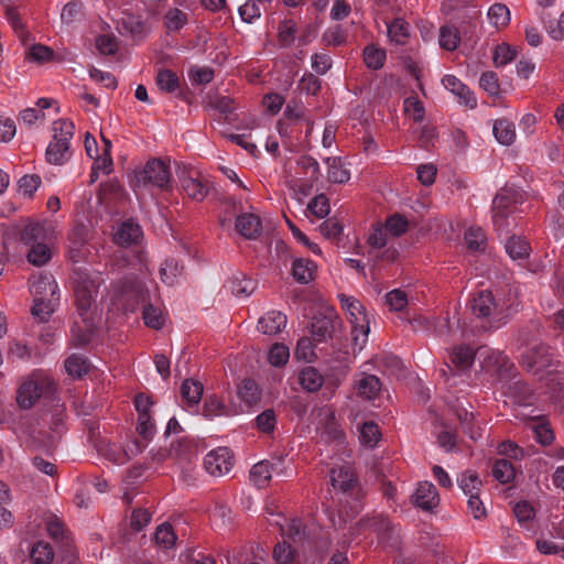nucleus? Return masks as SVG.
<instances>
[{"label": "nucleus", "instance_id": "nucleus-54", "mask_svg": "<svg viewBox=\"0 0 564 564\" xmlns=\"http://www.w3.org/2000/svg\"><path fill=\"white\" fill-rule=\"evenodd\" d=\"M155 541L159 545L170 549L175 544L176 535L169 523H163L155 531Z\"/></svg>", "mask_w": 564, "mask_h": 564}, {"label": "nucleus", "instance_id": "nucleus-11", "mask_svg": "<svg viewBox=\"0 0 564 564\" xmlns=\"http://www.w3.org/2000/svg\"><path fill=\"white\" fill-rule=\"evenodd\" d=\"M411 502L422 510L431 511L438 506L440 496L432 482L421 481L411 496Z\"/></svg>", "mask_w": 564, "mask_h": 564}, {"label": "nucleus", "instance_id": "nucleus-38", "mask_svg": "<svg viewBox=\"0 0 564 564\" xmlns=\"http://www.w3.org/2000/svg\"><path fill=\"white\" fill-rule=\"evenodd\" d=\"M51 257V249L45 242H36L31 245V249L26 254L28 261L36 267H41L47 263Z\"/></svg>", "mask_w": 564, "mask_h": 564}, {"label": "nucleus", "instance_id": "nucleus-3", "mask_svg": "<svg viewBox=\"0 0 564 564\" xmlns=\"http://www.w3.org/2000/svg\"><path fill=\"white\" fill-rule=\"evenodd\" d=\"M339 300L343 307L347 311L349 315V321L352 327V340L355 343V346L358 347L359 350H361L365 344L367 343L370 330L369 319L367 317L365 308L358 300L351 296L340 294Z\"/></svg>", "mask_w": 564, "mask_h": 564}, {"label": "nucleus", "instance_id": "nucleus-43", "mask_svg": "<svg viewBox=\"0 0 564 564\" xmlns=\"http://www.w3.org/2000/svg\"><path fill=\"white\" fill-rule=\"evenodd\" d=\"M238 395L241 401L252 405L260 400L261 393L258 384L253 380H243L238 388Z\"/></svg>", "mask_w": 564, "mask_h": 564}, {"label": "nucleus", "instance_id": "nucleus-40", "mask_svg": "<svg viewBox=\"0 0 564 564\" xmlns=\"http://www.w3.org/2000/svg\"><path fill=\"white\" fill-rule=\"evenodd\" d=\"M492 476L501 484H508L514 479L516 469L508 459H498L492 467Z\"/></svg>", "mask_w": 564, "mask_h": 564}, {"label": "nucleus", "instance_id": "nucleus-7", "mask_svg": "<svg viewBox=\"0 0 564 564\" xmlns=\"http://www.w3.org/2000/svg\"><path fill=\"white\" fill-rule=\"evenodd\" d=\"M234 466V456L228 447L210 451L204 458V467L208 474L220 477L228 474Z\"/></svg>", "mask_w": 564, "mask_h": 564}, {"label": "nucleus", "instance_id": "nucleus-30", "mask_svg": "<svg viewBox=\"0 0 564 564\" xmlns=\"http://www.w3.org/2000/svg\"><path fill=\"white\" fill-rule=\"evenodd\" d=\"M438 43L443 50L449 52L455 51L460 43L459 30L455 25L441 26Z\"/></svg>", "mask_w": 564, "mask_h": 564}, {"label": "nucleus", "instance_id": "nucleus-39", "mask_svg": "<svg viewBox=\"0 0 564 564\" xmlns=\"http://www.w3.org/2000/svg\"><path fill=\"white\" fill-rule=\"evenodd\" d=\"M488 19L496 29L505 28L510 22V11L502 3H495L488 10Z\"/></svg>", "mask_w": 564, "mask_h": 564}, {"label": "nucleus", "instance_id": "nucleus-10", "mask_svg": "<svg viewBox=\"0 0 564 564\" xmlns=\"http://www.w3.org/2000/svg\"><path fill=\"white\" fill-rule=\"evenodd\" d=\"M117 290L122 299H127L124 305L127 311L133 312L139 303H143L148 299L144 285L135 279H126L117 285Z\"/></svg>", "mask_w": 564, "mask_h": 564}, {"label": "nucleus", "instance_id": "nucleus-23", "mask_svg": "<svg viewBox=\"0 0 564 564\" xmlns=\"http://www.w3.org/2000/svg\"><path fill=\"white\" fill-rule=\"evenodd\" d=\"M327 165V178L330 183L341 184L346 183L350 178V173L345 169L341 158L329 156L324 159Z\"/></svg>", "mask_w": 564, "mask_h": 564}, {"label": "nucleus", "instance_id": "nucleus-20", "mask_svg": "<svg viewBox=\"0 0 564 564\" xmlns=\"http://www.w3.org/2000/svg\"><path fill=\"white\" fill-rule=\"evenodd\" d=\"M476 351L468 345L462 344L452 348L449 361L460 370H466L474 364Z\"/></svg>", "mask_w": 564, "mask_h": 564}, {"label": "nucleus", "instance_id": "nucleus-47", "mask_svg": "<svg viewBox=\"0 0 564 564\" xmlns=\"http://www.w3.org/2000/svg\"><path fill=\"white\" fill-rule=\"evenodd\" d=\"M514 209V196L512 192L508 189H501L494 198L492 210L507 212L511 215Z\"/></svg>", "mask_w": 564, "mask_h": 564}, {"label": "nucleus", "instance_id": "nucleus-9", "mask_svg": "<svg viewBox=\"0 0 564 564\" xmlns=\"http://www.w3.org/2000/svg\"><path fill=\"white\" fill-rule=\"evenodd\" d=\"M340 319L334 312L314 316L311 324L313 340L316 343H323L330 339L336 329L340 326Z\"/></svg>", "mask_w": 564, "mask_h": 564}, {"label": "nucleus", "instance_id": "nucleus-15", "mask_svg": "<svg viewBox=\"0 0 564 564\" xmlns=\"http://www.w3.org/2000/svg\"><path fill=\"white\" fill-rule=\"evenodd\" d=\"M79 321H75L72 325L70 333L73 344L75 346L87 345L94 335L95 321L93 316H78Z\"/></svg>", "mask_w": 564, "mask_h": 564}, {"label": "nucleus", "instance_id": "nucleus-5", "mask_svg": "<svg viewBox=\"0 0 564 564\" xmlns=\"http://www.w3.org/2000/svg\"><path fill=\"white\" fill-rule=\"evenodd\" d=\"M177 176L183 192L188 198L195 202L205 199L209 192L206 177L196 169L183 166L178 170Z\"/></svg>", "mask_w": 564, "mask_h": 564}, {"label": "nucleus", "instance_id": "nucleus-6", "mask_svg": "<svg viewBox=\"0 0 564 564\" xmlns=\"http://www.w3.org/2000/svg\"><path fill=\"white\" fill-rule=\"evenodd\" d=\"M74 292L78 316H93L90 308L97 296L98 284L79 273L75 281Z\"/></svg>", "mask_w": 564, "mask_h": 564}, {"label": "nucleus", "instance_id": "nucleus-48", "mask_svg": "<svg viewBox=\"0 0 564 564\" xmlns=\"http://www.w3.org/2000/svg\"><path fill=\"white\" fill-rule=\"evenodd\" d=\"M458 482L464 494L468 497L471 495H479L480 488L482 486L478 475L471 471L464 473Z\"/></svg>", "mask_w": 564, "mask_h": 564}, {"label": "nucleus", "instance_id": "nucleus-4", "mask_svg": "<svg viewBox=\"0 0 564 564\" xmlns=\"http://www.w3.org/2000/svg\"><path fill=\"white\" fill-rule=\"evenodd\" d=\"M135 186L152 185L164 192L172 189L170 164L161 159L147 162L143 170L135 173Z\"/></svg>", "mask_w": 564, "mask_h": 564}, {"label": "nucleus", "instance_id": "nucleus-32", "mask_svg": "<svg viewBox=\"0 0 564 564\" xmlns=\"http://www.w3.org/2000/svg\"><path fill=\"white\" fill-rule=\"evenodd\" d=\"M272 477V466L269 462L262 460L252 466L250 480L258 487L264 488Z\"/></svg>", "mask_w": 564, "mask_h": 564}, {"label": "nucleus", "instance_id": "nucleus-22", "mask_svg": "<svg viewBox=\"0 0 564 564\" xmlns=\"http://www.w3.org/2000/svg\"><path fill=\"white\" fill-rule=\"evenodd\" d=\"M45 530L47 534L56 542L63 543L65 546L70 544L68 532L64 522L55 514H47L44 518Z\"/></svg>", "mask_w": 564, "mask_h": 564}, {"label": "nucleus", "instance_id": "nucleus-42", "mask_svg": "<svg viewBox=\"0 0 564 564\" xmlns=\"http://www.w3.org/2000/svg\"><path fill=\"white\" fill-rule=\"evenodd\" d=\"M381 389V383L378 377L373 375L364 376L358 381V391L359 394L365 397L368 400H371L377 397L378 392Z\"/></svg>", "mask_w": 564, "mask_h": 564}, {"label": "nucleus", "instance_id": "nucleus-62", "mask_svg": "<svg viewBox=\"0 0 564 564\" xmlns=\"http://www.w3.org/2000/svg\"><path fill=\"white\" fill-rule=\"evenodd\" d=\"M532 420V430L534 432V436L539 443L542 445H549L554 440L553 431L550 429V426L545 422H535Z\"/></svg>", "mask_w": 564, "mask_h": 564}, {"label": "nucleus", "instance_id": "nucleus-60", "mask_svg": "<svg viewBox=\"0 0 564 564\" xmlns=\"http://www.w3.org/2000/svg\"><path fill=\"white\" fill-rule=\"evenodd\" d=\"M307 207L317 218L326 217L330 210L328 198L324 194L315 196Z\"/></svg>", "mask_w": 564, "mask_h": 564}, {"label": "nucleus", "instance_id": "nucleus-8", "mask_svg": "<svg viewBox=\"0 0 564 564\" xmlns=\"http://www.w3.org/2000/svg\"><path fill=\"white\" fill-rule=\"evenodd\" d=\"M521 365L528 371L539 373L553 365L552 349L544 345L532 347L522 355Z\"/></svg>", "mask_w": 564, "mask_h": 564}, {"label": "nucleus", "instance_id": "nucleus-63", "mask_svg": "<svg viewBox=\"0 0 564 564\" xmlns=\"http://www.w3.org/2000/svg\"><path fill=\"white\" fill-rule=\"evenodd\" d=\"M404 111L413 118L414 121H422L424 118V107L416 97H408L404 100Z\"/></svg>", "mask_w": 564, "mask_h": 564}, {"label": "nucleus", "instance_id": "nucleus-24", "mask_svg": "<svg viewBox=\"0 0 564 564\" xmlns=\"http://www.w3.org/2000/svg\"><path fill=\"white\" fill-rule=\"evenodd\" d=\"M236 413L237 412L235 410L227 406L216 395L207 397L203 405V415L207 419H213L215 416H230Z\"/></svg>", "mask_w": 564, "mask_h": 564}, {"label": "nucleus", "instance_id": "nucleus-31", "mask_svg": "<svg viewBox=\"0 0 564 564\" xmlns=\"http://www.w3.org/2000/svg\"><path fill=\"white\" fill-rule=\"evenodd\" d=\"M203 384L198 381L187 379L181 386V394L188 406L197 405L203 395Z\"/></svg>", "mask_w": 564, "mask_h": 564}, {"label": "nucleus", "instance_id": "nucleus-35", "mask_svg": "<svg viewBox=\"0 0 564 564\" xmlns=\"http://www.w3.org/2000/svg\"><path fill=\"white\" fill-rule=\"evenodd\" d=\"M386 57V51L373 44L367 45L364 50V61L370 69L377 70L382 68Z\"/></svg>", "mask_w": 564, "mask_h": 564}, {"label": "nucleus", "instance_id": "nucleus-55", "mask_svg": "<svg viewBox=\"0 0 564 564\" xmlns=\"http://www.w3.org/2000/svg\"><path fill=\"white\" fill-rule=\"evenodd\" d=\"M294 555V549L285 541L278 543L273 549V560L276 564H291Z\"/></svg>", "mask_w": 564, "mask_h": 564}, {"label": "nucleus", "instance_id": "nucleus-19", "mask_svg": "<svg viewBox=\"0 0 564 564\" xmlns=\"http://www.w3.org/2000/svg\"><path fill=\"white\" fill-rule=\"evenodd\" d=\"M286 316L280 311H270L258 322V329L265 335L279 334L286 326Z\"/></svg>", "mask_w": 564, "mask_h": 564}, {"label": "nucleus", "instance_id": "nucleus-33", "mask_svg": "<svg viewBox=\"0 0 564 564\" xmlns=\"http://www.w3.org/2000/svg\"><path fill=\"white\" fill-rule=\"evenodd\" d=\"M33 301L32 315L40 322H46L55 311L58 299L37 297Z\"/></svg>", "mask_w": 564, "mask_h": 564}, {"label": "nucleus", "instance_id": "nucleus-29", "mask_svg": "<svg viewBox=\"0 0 564 564\" xmlns=\"http://www.w3.org/2000/svg\"><path fill=\"white\" fill-rule=\"evenodd\" d=\"M494 134L497 141L503 145H510L516 139L514 124L507 119H498L494 123Z\"/></svg>", "mask_w": 564, "mask_h": 564}, {"label": "nucleus", "instance_id": "nucleus-57", "mask_svg": "<svg viewBox=\"0 0 564 564\" xmlns=\"http://www.w3.org/2000/svg\"><path fill=\"white\" fill-rule=\"evenodd\" d=\"M297 167L302 169L304 172L310 173V182L314 183L318 181L321 176V169L318 162L308 155L301 156L296 162Z\"/></svg>", "mask_w": 564, "mask_h": 564}, {"label": "nucleus", "instance_id": "nucleus-36", "mask_svg": "<svg viewBox=\"0 0 564 564\" xmlns=\"http://www.w3.org/2000/svg\"><path fill=\"white\" fill-rule=\"evenodd\" d=\"M506 251L512 259H525L530 254V245L525 239L512 236L506 242Z\"/></svg>", "mask_w": 564, "mask_h": 564}, {"label": "nucleus", "instance_id": "nucleus-53", "mask_svg": "<svg viewBox=\"0 0 564 564\" xmlns=\"http://www.w3.org/2000/svg\"><path fill=\"white\" fill-rule=\"evenodd\" d=\"M379 426L373 422H365L360 431V440L368 447H373L380 440Z\"/></svg>", "mask_w": 564, "mask_h": 564}, {"label": "nucleus", "instance_id": "nucleus-28", "mask_svg": "<svg viewBox=\"0 0 564 564\" xmlns=\"http://www.w3.org/2000/svg\"><path fill=\"white\" fill-rule=\"evenodd\" d=\"M315 270V263L307 259H296L292 265L294 279L303 284H306L314 279Z\"/></svg>", "mask_w": 564, "mask_h": 564}, {"label": "nucleus", "instance_id": "nucleus-16", "mask_svg": "<svg viewBox=\"0 0 564 564\" xmlns=\"http://www.w3.org/2000/svg\"><path fill=\"white\" fill-rule=\"evenodd\" d=\"M330 481L334 488L347 492L355 486L357 478L351 466L345 464L330 469Z\"/></svg>", "mask_w": 564, "mask_h": 564}, {"label": "nucleus", "instance_id": "nucleus-26", "mask_svg": "<svg viewBox=\"0 0 564 564\" xmlns=\"http://www.w3.org/2000/svg\"><path fill=\"white\" fill-rule=\"evenodd\" d=\"M300 384L308 392L318 391L323 383L324 378L314 367L307 366L303 368L299 375Z\"/></svg>", "mask_w": 564, "mask_h": 564}, {"label": "nucleus", "instance_id": "nucleus-44", "mask_svg": "<svg viewBox=\"0 0 564 564\" xmlns=\"http://www.w3.org/2000/svg\"><path fill=\"white\" fill-rule=\"evenodd\" d=\"M143 321L147 326L160 329L164 326L165 315L160 307L148 304L143 308Z\"/></svg>", "mask_w": 564, "mask_h": 564}, {"label": "nucleus", "instance_id": "nucleus-52", "mask_svg": "<svg viewBox=\"0 0 564 564\" xmlns=\"http://www.w3.org/2000/svg\"><path fill=\"white\" fill-rule=\"evenodd\" d=\"M517 56V51L514 47H511L510 45L502 43L496 46L494 52V63L497 67L505 66L512 62Z\"/></svg>", "mask_w": 564, "mask_h": 564}, {"label": "nucleus", "instance_id": "nucleus-34", "mask_svg": "<svg viewBox=\"0 0 564 564\" xmlns=\"http://www.w3.org/2000/svg\"><path fill=\"white\" fill-rule=\"evenodd\" d=\"M65 370L73 378H80L89 370V361L82 355L73 354L65 360Z\"/></svg>", "mask_w": 564, "mask_h": 564}, {"label": "nucleus", "instance_id": "nucleus-37", "mask_svg": "<svg viewBox=\"0 0 564 564\" xmlns=\"http://www.w3.org/2000/svg\"><path fill=\"white\" fill-rule=\"evenodd\" d=\"M30 557L33 564H51L54 552L47 542L39 541L32 546Z\"/></svg>", "mask_w": 564, "mask_h": 564}, {"label": "nucleus", "instance_id": "nucleus-64", "mask_svg": "<svg viewBox=\"0 0 564 564\" xmlns=\"http://www.w3.org/2000/svg\"><path fill=\"white\" fill-rule=\"evenodd\" d=\"M82 14V3L68 2L62 10L61 20L65 24H72L73 22L79 20Z\"/></svg>", "mask_w": 564, "mask_h": 564}, {"label": "nucleus", "instance_id": "nucleus-41", "mask_svg": "<svg viewBox=\"0 0 564 564\" xmlns=\"http://www.w3.org/2000/svg\"><path fill=\"white\" fill-rule=\"evenodd\" d=\"M228 286H229L230 292L235 296L240 297V296H249L250 294H252L256 289V283L251 279L246 278L245 275H241L240 278L234 276L228 282Z\"/></svg>", "mask_w": 564, "mask_h": 564}, {"label": "nucleus", "instance_id": "nucleus-49", "mask_svg": "<svg viewBox=\"0 0 564 564\" xmlns=\"http://www.w3.org/2000/svg\"><path fill=\"white\" fill-rule=\"evenodd\" d=\"M384 228L387 232L394 237H399L408 231L409 221L404 216L394 214L387 218Z\"/></svg>", "mask_w": 564, "mask_h": 564}, {"label": "nucleus", "instance_id": "nucleus-13", "mask_svg": "<svg viewBox=\"0 0 564 564\" xmlns=\"http://www.w3.org/2000/svg\"><path fill=\"white\" fill-rule=\"evenodd\" d=\"M442 84L448 91L457 97L459 104H463L470 109H474L477 106V100L474 94L456 76L445 75L442 79Z\"/></svg>", "mask_w": 564, "mask_h": 564}, {"label": "nucleus", "instance_id": "nucleus-2", "mask_svg": "<svg viewBox=\"0 0 564 564\" xmlns=\"http://www.w3.org/2000/svg\"><path fill=\"white\" fill-rule=\"evenodd\" d=\"M55 389L54 380L40 371L32 372L17 391V402L22 409H31L45 393Z\"/></svg>", "mask_w": 564, "mask_h": 564}, {"label": "nucleus", "instance_id": "nucleus-56", "mask_svg": "<svg viewBox=\"0 0 564 564\" xmlns=\"http://www.w3.org/2000/svg\"><path fill=\"white\" fill-rule=\"evenodd\" d=\"M239 14L241 19L251 23L256 19L261 17V8L259 0H247L242 6L239 7Z\"/></svg>", "mask_w": 564, "mask_h": 564}, {"label": "nucleus", "instance_id": "nucleus-12", "mask_svg": "<svg viewBox=\"0 0 564 564\" xmlns=\"http://www.w3.org/2000/svg\"><path fill=\"white\" fill-rule=\"evenodd\" d=\"M88 229L84 225H76L69 235L68 253L73 262H80L88 254Z\"/></svg>", "mask_w": 564, "mask_h": 564}, {"label": "nucleus", "instance_id": "nucleus-50", "mask_svg": "<svg viewBox=\"0 0 564 564\" xmlns=\"http://www.w3.org/2000/svg\"><path fill=\"white\" fill-rule=\"evenodd\" d=\"M182 270L183 267L180 265L177 261L173 259L166 260L160 269V276L162 282L169 285L174 284L176 278L182 273Z\"/></svg>", "mask_w": 564, "mask_h": 564}, {"label": "nucleus", "instance_id": "nucleus-59", "mask_svg": "<svg viewBox=\"0 0 564 564\" xmlns=\"http://www.w3.org/2000/svg\"><path fill=\"white\" fill-rule=\"evenodd\" d=\"M41 183V177L37 174H28L19 180V189L23 195L32 197Z\"/></svg>", "mask_w": 564, "mask_h": 564}, {"label": "nucleus", "instance_id": "nucleus-27", "mask_svg": "<svg viewBox=\"0 0 564 564\" xmlns=\"http://www.w3.org/2000/svg\"><path fill=\"white\" fill-rule=\"evenodd\" d=\"M388 35L398 45H404L410 37V25L402 18H395L388 25Z\"/></svg>", "mask_w": 564, "mask_h": 564}, {"label": "nucleus", "instance_id": "nucleus-14", "mask_svg": "<svg viewBox=\"0 0 564 564\" xmlns=\"http://www.w3.org/2000/svg\"><path fill=\"white\" fill-rule=\"evenodd\" d=\"M58 286L51 274H40L30 280V292L34 299H58Z\"/></svg>", "mask_w": 564, "mask_h": 564}, {"label": "nucleus", "instance_id": "nucleus-61", "mask_svg": "<svg viewBox=\"0 0 564 564\" xmlns=\"http://www.w3.org/2000/svg\"><path fill=\"white\" fill-rule=\"evenodd\" d=\"M465 242L468 249L478 251L485 245V234L480 228H469L465 232Z\"/></svg>", "mask_w": 564, "mask_h": 564}, {"label": "nucleus", "instance_id": "nucleus-58", "mask_svg": "<svg viewBox=\"0 0 564 564\" xmlns=\"http://www.w3.org/2000/svg\"><path fill=\"white\" fill-rule=\"evenodd\" d=\"M290 357L289 348L282 344H274L269 351L268 360L274 367L283 366Z\"/></svg>", "mask_w": 564, "mask_h": 564}, {"label": "nucleus", "instance_id": "nucleus-1", "mask_svg": "<svg viewBox=\"0 0 564 564\" xmlns=\"http://www.w3.org/2000/svg\"><path fill=\"white\" fill-rule=\"evenodd\" d=\"M75 124L67 119L53 122V140L46 148V159L51 164L62 165L69 158V143L74 135Z\"/></svg>", "mask_w": 564, "mask_h": 564}, {"label": "nucleus", "instance_id": "nucleus-18", "mask_svg": "<svg viewBox=\"0 0 564 564\" xmlns=\"http://www.w3.org/2000/svg\"><path fill=\"white\" fill-rule=\"evenodd\" d=\"M237 231L247 239H256L261 232V219L254 214H242L236 219Z\"/></svg>", "mask_w": 564, "mask_h": 564}, {"label": "nucleus", "instance_id": "nucleus-45", "mask_svg": "<svg viewBox=\"0 0 564 564\" xmlns=\"http://www.w3.org/2000/svg\"><path fill=\"white\" fill-rule=\"evenodd\" d=\"M156 85L162 91L174 93L180 87V79L174 72L161 69L156 75Z\"/></svg>", "mask_w": 564, "mask_h": 564}, {"label": "nucleus", "instance_id": "nucleus-21", "mask_svg": "<svg viewBox=\"0 0 564 564\" xmlns=\"http://www.w3.org/2000/svg\"><path fill=\"white\" fill-rule=\"evenodd\" d=\"M51 234V228H46L45 225L40 223H30L23 228L21 232V240L25 245L31 246L36 242L48 241Z\"/></svg>", "mask_w": 564, "mask_h": 564}, {"label": "nucleus", "instance_id": "nucleus-25", "mask_svg": "<svg viewBox=\"0 0 564 564\" xmlns=\"http://www.w3.org/2000/svg\"><path fill=\"white\" fill-rule=\"evenodd\" d=\"M141 236L142 231L138 224L126 221L116 232L115 240L120 246H129L137 243Z\"/></svg>", "mask_w": 564, "mask_h": 564}, {"label": "nucleus", "instance_id": "nucleus-17", "mask_svg": "<svg viewBox=\"0 0 564 564\" xmlns=\"http://www.w3.org/2000/svg\"><path fill=\"white\" fill-rule=\"evenodd\" d=\"M498 310L494 295L490 291H481L471 301L473 314L479 318H487Z\"/></svg>", "mask_w": 564, "mask_h": 564}, {"label": "nucleus", "instance_id": "nucleus-51", "mask_svg": "<svg viewBox=\"0 0 564 564\" xmlns=\"http://www.w3.org/2000/svg\"><path fill=\"white\" fill-rule=\"evenodd\" d=\"M296 23L292 20L282 21L279 25L278 39L283 47H289L295 40Z\"/></svg>", "mask_w": 564, "mask_h": 564}, {"label": "nucleus", "instance_id": "nucleus-46", "mask_svg": "<svg viewBox=\"0 0 564 564\" xmlns=\"http://www.w3.org/2000/svg\"><path fill=\"white\" fill-rule=\"evenodd\" d=\"M165 20V26L170 32H176L180 31L188 21L187 13L177 9L173 8L167 10V12L164 15Z\"/></svg>", "mask_w": 564, "mask_h": 564}]
</instances>
